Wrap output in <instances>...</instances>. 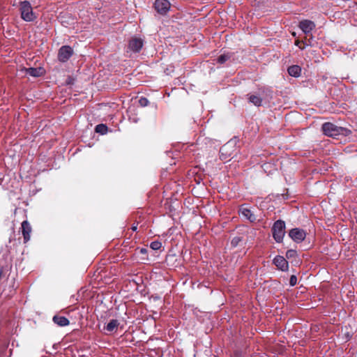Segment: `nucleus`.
<instances>
[{
    "instance_id": "f257e3e1",
    "label": "nucleus",
    "mask_w": 357,
    "mask_h": 357,
    "mask_svg": "<svg viewBox=\"0 0 357 357\" xmlns=\"http://www.w3.org/2000/svg\"><path fill=\"white\" fill-rule=\"evenodd\" d=\"M324 134L328 137L336 138L340 135L349 136L351 131L346 128L337 126L333 123L326 122L321 126Z\"/></svg>"
},
{
    "instance_id": "f03ea898",
    "label": "nucleus",
    "mask_w": 357,
    "mask_h": 357,
    "mask_svg": "<svg viewBox=\"0 0 357 357\" xmlns=\"http://www.w3.org/2000/svg\"><path fill=\"white\" fill-rule=\"evenodd\" d=\"M20 10L21 17L25 22H33L36 19V14L33 12V8L29 1H24L20 3Z\"/></svg>"
},
{
    "instance_id": "7ed1b4c3",
    "label": "nucleus",
    "mask_w": 357,
    "mask_h": 357,
    "mask_svg": "<svg viewBox=\"0 0 357 357\" xmlns=\"http://www.w3.org/2000/svg\"><path fill=\"white\" fill-rule=\"evenodd\" d=\"M285 222L282 220L275 221L272 227V233L274 240L277 243H281L283 241L285 234Z\"/></svg>"
},
{
    "instance_id": "20e7f679",
    "label": "nucleus",
    "mask_w": 357,
    "mask_h": 357,
    "mask_svg": "<svg viewBox=\"0 0 357 357\" xmlns=\"http://www.w3.org/2000/svg\"><path fill=\"white\" fill-rule=\"evenodd\" d=\"M259 95H253V94H248V100L250 102L252 103L254 105L257 107H259L261 105L262 103V96L264 97V95L266 94L268 96L271 97L272 91L271 89L268 88H261L259 89Z\"/></svg>"
},
{
    "instance_id": "39448f33",
    "label": "nucleus",
    "mask_w": 357,
    "mask_h": 357,
    "mask_svg": "<svg viewBox=\"0 0 357 357\" xmlns=\"http://www.w3.org/2000/svg\"><path fill=\"white\" fill-rule=\"evenodd\" d=\"M289 236L296 243L303 241L306 237V232L301 228H294L289 230Z\"/></svg>"
},
{
    "instance_id": "423d86ee",
    "label": "nucleus",
    "mask_w": 357,
    "mask_h": 357,
    "mask_svg": "<svg viewBox=\"0 0 357 357\" xmlns=\"http://www.w3.org/2000/svg\"><path fill=\"white\" fill-rule=\"evenodd\" d=\"M73 54V50L69 45H63L59 50L58 59L61 62H66Z\"/></svg>"
},
{
    "instance_id": "0eeeda50",
    "label": "nucleus",
    "mask_w": 357,
    "mask_h": 357,
    "mask_svg": "<svg viewBox=\"0 0 357 357\" xmlns=\"http://www.w3.org/2000/svg\"><path fill=\"white\" fill-rule=\"evenodd\" d=\"M171 4L168 0H155L154 8L157 13L162 15H166L170 9Z\"/></svg>"
},
{
    "instance_id": "6e6552de",
    "label": "nucleus",
    "mask_w": 357,
    "mask_h": 357,
    "mask_svg": "<svg viewBox=\"0 0 357 357\" xmlns=\"http://www.w3.org/2000/svg\"><path fill=\"white\" fill-rule=\"evenodd\" d=\"M144 45V40L140 38L133 37L128 43V48L130 51L137 53L139 52Z\"/></svg>"
},
{
    "instance_id": "1a4fd4ad",
    "label": "nucleus",
    "mask_w": 357,
    "mask_h": 357,
    "mask_svg": "<svg viewBox=\"0 0 357 357\" xmlns=\"http://www.w3.org/2000/svg\"><path fill=\"white\" fill-rule=\"evenodd\" d=\"M273 264L280 271H287L289 269V263L287 259L280 255H277L273 260Z\"/></svg>"
},
{
    "instance_id": "9d476101",
    "label": "nucleus",
    "mask_w": 357,
    "mask_h": 357,
    "mask_svg": "<svg viewBox=\"0 0 357 357\" xmlns=\"http://www.w3.org/2000/svg\"><path fill=\"white\" fill-rule=\"evenodd\" d=\"M298 27L305 34L307 35L315 28V24L311 20H303L299 22Z\"/></svg>"
},
{
    "instance_id": "9b49d317",
    "label": "nucleus",
    "mask_w": 357,
    "mask_h": 357,
    "mask_svg": "<svg viewBox=\"0 0 357 357\" xmlns=\"http://www.w3.org/2000/svg\"><path fill=\"white\" fill-rule=\"evenodd\" d=\"M21 228L24 238V243H26L30 240L32 229L30 223L27 220H24L22 222Z\"/></svg>"
},
{
    "instance_id": "f8f14e48",
    "label": "nucleus",
    "mask_w": 357,
    "mask_h": 357,
    "mask_svg": "<svg viewBox=\"0 0 357 357\" xmlns=\"http://www.w3.org/2000/svg\"><path fill=\"white\" fill-rule=\"evenodd\" d=\"M26 74L33 77H38L43 76L45 70L42 67L38 68H28L24 69Z\"/></svg>"
},
{
    "instance_id": "ddd939ff",
    "label": "nucleus",
    "mask_w": 357,
    "mask_h": 357,
    "mask_svg": "<svg viewBox=\"0 0 357 357\" xmlns=\"http://www.w3.org/2000/svg\"><path fill=\"white\" fill-rule=\"evenodd\" d=\"M52 321L55 324L61 327L66 326L70 324L69 320L66 317L59 315H54L52 318Z\"/></svg>"
},
{
    "instance_id": "4468645a",
    "label": "nucleus",
    "mask_w": 357,
    "mask_h": 357,
    "mask_svg": "<svg viewBox=\"0 0 357 357\" xmlns=\"http://www.w3.org/2000/svg\"><path fill=\"white\" fill-rule=\"evenodd\" d=\"M119 326V321L117 319H111L104 329L108 333H113L116 331Z\"/></svg>"
},
{
    "instance_id": "2eb2a0df",
    "label": "nucleus",
    "mask_w": 357,
    "mask_h": 357,
    "mask_svg": "<svg viewBox=\"0 0 357 357\" xmlns=\"http://www.w3.org/2000/svg\"><path fill=\"white\" fill-rule=\"evenodd\" d=\"M241 213L242 215L247 220H248L250 222H253L256 220V217L255 214L249 208H242L241 209Z\"/></svg>"
},
{
    "instance_id": "dca6fc26",
    "label": "nucleus",
    "mask_w": 357,
    "mask_h": 357,
    "mask_svg": "<svg viewBox=\"0 0 357 357\" xmlns=\"http://www.w3.org/2000/svg\"><path fill=\"white\" fill-rule=\"evenodd\" d=\"M234 56V53L232 52H227L220 55L216 61L219 64H224L228 61H231V58Z\"/></svg>"
},
{
    "instance_id": "f3484780",
    "label": "nucleus",
    "mask_w": 357,
    "mask_h": 357,
    "mask_svg": "<svg viewBox=\"0 0 357 357\" xmlns=\"http://www.w3.org/2000/svg\"><path fill=\"white\" fill-rule=\"evenodd\" d=\"M287 72L290 76L298 77L301 75V68L298 65H293L288 68Z\"/></svg>"
},
{
    "instance_id": "a211bd4d",
    "label": "nucleus",
    "mask_w": 357,
    "mask_h": 357,
    "mask_svg": "<svg viewBox=\"0 0 357 357\" xmlns=\"http://www.w3.org/2000/svg\"><path fill=\"white\" fill-rule=\"evenodd\" d=\"M229 144H226L222 146L220 149V158L222 160H227L231 156V153L229 152Z\"/></svg>"
},
{
    "instance_id": "6ab92c4d",
    "label": "nucleus",
    "mask_w": 357,
    "mask_h": 357,
    "mask_svg": "<svg viewBox=\"0 0 357 357\" xmlns=\"http://www.w3.org/2000/svg\"><path fill=\"white\" fill-rule=\"evenodd\" d=\"M107 126L105 124H102V123H100V124H98L96 126L95 128V131L97 132V133H100L101 135H104V134H106L107 132Z\"/></svg>"
},
{
    "instance_id": "aec40b11",
    "label": "nucleus",
    "mask_w": 357,
    "mask_h": 357,
    "mask_svg": "<svg viewBox=\"0 0 357 357\" xmlns=\"http://www.w3.org/2000/svg\"><path fill=\"white\" fill-rule=\"evenodd\" d=\"M162 246V243L159 241H155L151 243L150 248L153 250H159Z\"/></svg>"
},
{
    "instance_id": "412c9836",
    "label": "nucleus",
    "mask_w": 357,
    "mask_h": 357,
    "mask_svg": "<svg viewBox=\"0 0 357 357\" xmlns=\"http://www.w3.org/2000/svg\"><path fill=\"white\" fill-rule=\"evenodd\" d=\"M297 256V252L295 250H288L286 252V257L289 259L295 258Z\"/></svg>"
},
{
    "instance_id": "4be33fe9",
    "label": "nucleus",
    "mask_w": 357,
    "mask_h": 357,
    "mask_svg": "<svg viewBox=\"0 0 357 357\" xmlns=\"http://www.w3.org/2000/svg\"><path fill=\"white\" fill-rule=\"evenodd\" d=\"M149 100L145 97H141L139 100V104L142 107H146L149 105Z\"/></svg>"
},
{
    "instance_id": "5701e85b",
    "label": "nucleus",
    "mask_w": 357,
    "mask_h": 357,
    "mask_svg": "<svg viewBox=\"0 0 357 357\" xmlns=\"http://www.w3.org/2000/svg\"><path fill=\"white\" fill-rule=\"evenodd\" d=\"M296 283H297V278L296 275H292L289 279V285L291 287H294L296 284Z\"/></svg>"
},
{
    "instance_id": "b1692460",
    "label": "nucleus",
    "mask_w": 357,
    "mask_h": 357,
    "mask_svg": "<svg viewBox=\"0 0 357 357\" xmlns=\"http://www.w3.org/2000/svg\"><path fill=\"white\" fill-rule=\"evenodd\" d=\"M241 241V238L240 237H234L231 241V244L233 247H236L238 244V243Z\"/></svg>"
},
{
    "instance_id": "393cba45",
    "label": "nucleus",
    "mask_w": 357,
    "mask_h": 357,
    "mask_svg": "<svg viewBox=\"0 0 357 357\" xmlns=\"http://www.w3.org/2000/svg\"><path fill=\"white\" fill-rule=\"evenodd\" d=\"M312 39V38L307 39V38L305 37V39L302 40L303 43L305 45V46H312V41H311Z\"/></svg>"
},
{
    "instance_id": "a878e982",
    "label": "nucleus",
    "mask_w": 357,
    "mask_h": 357,
    "mask_svg": "<svg viewBox=\"0 0 357 357\" xmlns=\"http://www.w3.org/2000/svg\"><path fill=\"white\" fill-rule=\"evenodd\" d=\"M301 43H303L302 40L301 41V40H296L295 41V45H296V46L299 47V48H300L301 50H304V49H305V45H304L303 47H301V46L300 45V44H301Z\"/></svg>"
},
{
    "instance_id": "bb28decb",
    "label": "nucleus",
    "mask_w": 357,
    "mask_h": 357,
    "mask_svg": "<svg viewBox=\"0 0 357 357\" xmlns=\"http://www.w3.org/2000/svg\"><path fill=\"white\" fill-rule=\"evenodd\" d=\"M139 252L142 255H146L148 252V250L145 248H142L139 250Z\"/></svg>"
},
{
    "instance_id": "cd10ccee",
    "label": "nucleus",
    "mask_w": 357,
    "mask_h": 357,
    "mask_svg": "<svg viewBox=\"0 0 357 357\" xmlns=\"http://www.w3.org/2000/svg\"><path fill=\"white\" fill-rule=\"evenodd\" d=\"M131 229H132V230L133 231H135L137 230V224H136V225H135V224H133V225H132V227H131Z\"/></svg>"
}]
</instances>
